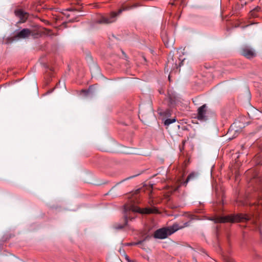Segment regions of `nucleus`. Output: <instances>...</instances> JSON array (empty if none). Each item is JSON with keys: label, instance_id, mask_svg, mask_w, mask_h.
<instances>
[{"label": "nucleus", "instance_id": "nucleus-1", "mask_svg": "<svg viewBox=\"0 0 262 262\" xmlns=\"http://www.w3.org/2000/svg\"><path fill=\"white\" fill-rule=\"evenodd\" d=\"M157 212V210L156 208H145L142 209L132 204H125L124 206V224L122 226H118L116 227V228L118 229H122L127 225L128 219L132 220L134 218V216H133L131 213L134 214L138 212L141 214H150Z\"/></svg>", "mask_w": 262, "mask_h": 262}, {"label": "nucleus", "instance_id": "nucleus-2", "mask_svg": "<svg viewBox=\"0 0 262 262\" xmlns=\"http://www.w3.org/2000/svg\"><path fill=\"white\" fill-rule=\"evenodd\" d=\"M251 221L254 223V216L248 214H237L235 215H227L225 216H219L215 219V223H234V222H247Z\"/></svg>", "mask_w": 262, "mask_h": 262}, {"label": "nucleus", "instance_id": "nucleus-3", "mask_svg": "<svg viewBox=\"0 0 262 262\" xmlns=\"http://www.w3.org/2000/svg\"><path fill=\"white\" fill-rule=\"evenodd\" d=\"M132 7L133 6L122 4L117 13L113 12L109 15H101L96 21L97 23L103 24H108L113 23L116 20V17L118 15L120 14L123 11L128 10Z\"/></svg>", "mask_w": 262, "mask_h": 262}, {"label": "nucleus", "instance_id": "nucleus-4", "mask_svg": "<svg viewBox=\"0 0 262 262\" xmlns=\"http://www.w3.org/2000/svg\"><path fill=\"white\" fill-rule=\"evenodd\" d=\"M179 225L173 224L171 226L157 229L154 232L153 237L156 239H165L179 230Z\"/></svg>", "mask_w": 262, "mask_h": 262}, {"label": "nucleus", "instance_id": "nucleus-5", "mask_svg": "<svg viewBox=\"0 0 262 262\" xmlns=\"http://www.w3.org/2000/svg\"><path fill=\"white\" fill-rule=\"evenodd\" d=\"M214 116V113L208 110L206 104H203L198 109L196 118L201 121H206Z\"/></svg>", "mask_w": 262, "mask_h": 262}, {"label": "nucleus", "instance_id": "nucleus-6", "mask_svg": "<svg viewBox=\"0 0 262 262\" xmlns=\"http://www.w3.org/2000/svg\"><path fill=\"white\" fill-rule=\"evenodd\" d=\"M30 35L33 36V32L32 30L28 28H25L18 32L13 37V40H17L19 39H24L28 38Z\"/></svg>", "mask_w": 262, "mask_h": 262}, {"label": "nucleus", "instance_id": "nucleus-7", "mask_svg": "<svg viewBox=\"0 0 262 262\" xmlns=\"http://www.w3.org/2000/svg\"><path fill=\"white\" fill-rule=\"evenodd\" d=\"M242 54L248 58L254 57L256 55L255 51L248 46H245L241 49Z\"/></svg>", "mask_w": 262, "mask_h": 262}, {"label": "nucleus", "instance_id": "nucleus-8", "mask_svg": "<svg viewBox=\"0 0 262 262\" xmlns=\"http://www.w3.org/2000/svg\"><path fill=\"white\" fill-rule=\"evenodd\" d=\"M16 16L19 19V23H24L28 19L29 13L22 9L16 10L14 12Z\"/></svg>", "mask_w": 262, "mask_h": 262}, {"label": "nucleus", "instance_id": "nucleus-9", "mask_svg": "<svg viewBox=\"0 0 262 262\" xmlns=\"http://www.w3.org/2000/svg\"><path fill=\"white\" fill-rule=\"evenodd\" d=\"M175 68H178L177 64L176 61L174 60L173 56H171L170 54L169 55L168 61L165 66V70H166L167 72H168L169 69H174Z\"/></svg>", "mask_w": 262, "mask_h": 262}, {"label": "nucleus", "instance_id": "nucleus-10", "mask_svg": "<svg viewBox=\"0 0 262 262\" xmlns=\"http://www.w3.org/2000/svg\"><path fill=\"white\" fill-rule=\"evenodd\" d=\"M257 204L262 206V182L260 183L259 188L257 190Z\"/></svg>", "mask_w": 262, "mask_h": 262}, {"label": "nucleus", "instance_id": "nucleus-11", "mask_svg": "<svg viewBox=\"0 0 262 262\" xmlns=\"http://www.w3.org/2000/svg\"><path fill=\"white\" fill-rule=\"evenodd\" d=\"M195 177V174L194 172L191 173L187 178L185 181L184 182L183 184L185 186L187 185V183L191 180L194 179Z\"/></svg>", "mask_w": 262, "mask_h": 262}, {"label": "nucleus", "instance_id": "nucleus-12", "mask_svg": "<svg viewBox=\"0 0 262 262\" xmlns=\"http://www.w3.org/2000/svg\"><path fill=\"white\" fill-rule=\"evenodd\" d=\"M76 11V9H73V8H69L67 9L65 12L63 13V14L67 17H70L71 16V14L70 13H69L68 12L70 11L71 12H74Z\"/></svg>", "mask_w": 262, "mask_h": 262}, {"label": "nucleus", "instance_id": "nucleus-13", "mask_svg": "<svg viewBox=\"0 0 262 262\" xmlns=\"http://www.w3.org/2000/svg\"><path fill=\"white\" fill-rule=\"evenodd\" d=\"M176 121L175 119H167L164 121V124L165 125H169V124L174 122Z\"/></svg>", "mask_w": 262, "mask_h": 262}, {"label": "nucleus", "instance_id": "nucleus-14", "mask_svg": "<svg viewBox=\"0 0 262 262\" xmlns=\"http://www.w3.org/2000/svg\"><path fill=\"white\" fill-rule=\"evenodd\" d=\"M189 225H190V222H186V223H184L183 225H182V226L179 225L180 228H179V230L185 227H188Z\"/></svg>", "mask_w": 262, "mask_h": 262}, {"label": "nucleus", "instance_id": "nucleus-15", "mask_svg": "<svg viewBox=\"0 0 262 262\" xmlns=\"http://www.w3.org/2000/svg\"><path fill=\"white\" fill-rule=\"evenodd\" d=\"M188 217L191 220H198V218L196 216H195V215H193V214H189Z\"/></svg>", "mask_w": 262, "mask_h": 262}, {"label": "nucleus", "instance_id": "nucleus-16", "mask_svg": "<svg viewBox=\"0 0 262 262\" xmlns=\"http://www.w3.org/2000/svg\"><path fill=\"white\" fill-rule=\"evenodd\" d=\"M151 237V235H149V234H148L147 235H146L143 239H142V241H143V242L146 241H148L150 239V238Z\"/></svg>", "mask_w": 262, "mask_h": 262}, {"label": "nucleus", "instance_id": "nucleus-17", "mask_svg": "<svg viewBox=\"0 0 262 262\" xmlns=\"http://www.w3.org/2000/svg\"><path fill=\"white\" fill-rule=\"evenodd\" d=\"M161 114L164 115H170V110H167L166 111L161 113Z\"/></svg>", "mask_w": 262, "mask_h": 262}, {"label": "nucleus", "instance_id": "nucleus-18", "mask_svg": "<svg viewBox=\"0 0 262 262\" xmlns=\"http://www.w3.org/2000/svg\"><path fill=\"white\" fill-rule=\"evenodd\" d=\"M143 243V241H142V239L140 240V241H139L138 242H135L136 243V245H140L141 244H142Z\"/></svg>", "mask_w": 262, "mask_h": 262}, {"label": "nucleus", "instance_id": "nucleus-19", "mask_svg": "<svg viewBox=\"0 0 262 262\" xmlns=\"http://www.w3.org/2000/svg\"><path fill=\"white\" fill-rule=\"evenodd\" d=\"M127 246H136V243H135V242L129 243H127Z\"/></svg>", "mask_w": 262, "mask_h": 262}, {"label": "nucleus", "instance_id": "nucleus-20", "mask_svg": "<svg viewBox=\"0 0 262 262\" xmlns=\"http://www.w3.org/2000/svg\"><path fill=\"white\" fill-rule=\"evenodd\" d=\"M77 12H78V11H77V10H76V11L75 12H71V13H70L71 14V16H76V13Z\"/></svg>", "mask_w": 262, "mask_h": 262}, {"label": "nucleus", "instance_id": "nucleus-21", "mask_svg": "<svg viewBox=\"0 0 262 262\" xmlns=\"http://www.w3.org/2000/svg\"><path fill=\"white\" fill-rule=\"evenodd\" d=\"M162 39L165 44H168L169 41L168 40H166V39L164 38L163 37H162Z\"/></svg>", "mask_w": 262, "mask_h": 262}, {"label": "nucleus", "instance_id": "nucleus-22", "mask_svg": "<svg viewBox=\"0 0 262 262\" xmlns=\"http://www.w3.org/2000/svg\"><path fill=\"white\" fill-rule=\"evenodd\" d=\"M125 259L128 262H129V261L131 260L129 258V257L126 255H125Z\"/></svg>", "mask_w": 262, "mask_h": 262}, {"label": "nucleus", "instance_id": "nucleus-23", "mask_svg": "<svg viewBox=\"0 0 262 262\" xmlns=\"http://www.w3.org/2000/svg\"><path fill=\"white\" fill-rule=\"evenodd\" d=\"M170 104H171V105H172V104H173V101H172V100H171V101H170Z\"/></svg>", "mask_w": 262, "mask_h": 262}, {"label": "nucleus", "instance_id": "nucleus-24", "mask_svg": "<svg viewBox=\"0 0 262 262\" xmlns=\"http://www.w3.org/2000/svg\"><path fill=\"white\" fill-rule=\"evenodd\" d=\"M129 262H136V261L134 260H130L129 261Z\"/></svg>", "mask_w": 262, "mask_h": 262}, {"label": "nucleus", "instance_id": "nucleus-25", "mask_svg": "<svg viewBox=\"0 0 262 262\" xmlns=\"http://www.w3.org/2000/svg\"><path fill=\"white\" fill-rule=\"evenodd\" d=\"M119 252H120V253H121V252H122V251H121V249H120Z\"/></svg>", "mask_w": 262, "mask_h": 262}, {"label": "nucleus", "instance_id": "nucleus-26", "mask_svg": "<svg viewBox=\"0 0 262 262\" xmlns=\"http://www.w3.org/2000/svg\"><path fill=\"white\" fill-rule=\"evenodd\" d=\"M119 252H120V253H121V252H122V251H121V249H120Z\"/></svg>", "mask_w": 262, "mask_h": 262}, {"label": "nucleus", "instance_id": "nucleus-27", "mask_svg": "<svg viewBox=\"0 0 262 262\" xmlns=\"http://www.w3.org/2000/svg\"><path fill=\"white\" fill-rule=\"evenodd\" d=\"M70 21H75V20L72 19V20H70Z\"/></svg>", "mask_w": 262, "mask_h": 262}, {"label": "nucleus", "instance_id": "nucleus-28", "mask_svg": "<svg viewBox=\"0 0 262 262\" xmlns=\"http://www.w3.org/2000/svg\"><path fill=\"white\" fill-rule=\"evenodd\" d=\"M178 262H180V261H178Z\"/></svg>", "mask_w": 262, "mask_h": 262}]
</instances>
